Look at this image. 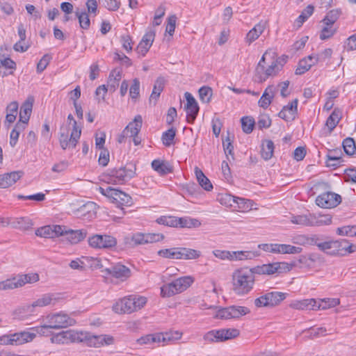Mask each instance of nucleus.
I'll return each instance as SVG.
<instances>
[{"instance_id": "1", "label": "nucleus", "mask_w": 356, "mask_h": 356, "mask_svg": "<svg viewBox=\"0 0 356 356\" xmlns=\"http://www.w3.org/2000/svg\"><path fill=\"white\" fill-rule=\"evenodd\" d=\"M283 64L281 58H277L273 51H266L262 56L256 67V77L257 81L263 83L269 77L276 76L282 69Z\"/></svg>"}, {"instance_id": "2", "label": "nucleus", "mask_w": 356, "mask_h": 356, "mask_svg": "<svg viewBox=\"0 0 356 356\" xmlns=\"http://www.w3.org/2000/svg\"><path fill=\"white\" fill-rule=\"evenodd\" d=\"M232 289L238 296L248 294L253 289L255 282L252 268H241L232 274Z\"/></svg>"}, {"instance_id": "3", "label": "nucleus", "mask_w": 356, "mask_h": 356, "mask_svg": "<svg viewBox=\"0 0 356 356\" xmlns=\"http://www.w3.org/2000/svg\"><path fill=\"white\" fill-rule=\"evenodd\" d=\"M147 303L144 296L131 295L118 300L113 306L117 314H131L141 309Z\"/></svg>"}, {"instance_id": "4", "label": "nucleus", "mask_w": 356, "mask_h": 356, "mask_svg": "<svg viewBox=\"0 0 356 356\" xmlns=\"http://www.w3.org/2000/svg\"><path fill=\"white\" fill-rule=\"evenodd\" d=\"M136 165L129 164L124 167L108 170L103 175V180L108 184H123L136 175Z\"/></svg>"}, {"instance_id": "5", "label": "nucleus", "mask_w": 356, "mask_h": 356, "mask_svg": "<svg viewBox=\"0 0 356 356\" xmlns=\"http://www.w3.org/2000/svg\"><path fill=\"white\" fill-rule=\"evenodd\" d=\"M157 254L165 259L178 260L196 259L201 256L200 251L183 247L162 249L159 250Z\"/></svg>"}, {"instance_id": "6", "label": "nucleus", "mask_w": 356, "mask_h": 356, "mask_svg": "<svg viewBox=\"0 0 356 356\" xmlns=\"http://www.w3.org/2000/svg\"><path fill=\"white\" fill-rule=\"evenodd\" d=\"M113 337L110 335H95L88 332L79 331L78 343H83L89 347L99 348L113 343Z\"/></svg>"}, {"instance_id": "7", "label": "nucleus", "mask_w": 356, "mask_h": 356, "mask_svg": "<svg viewBox=\"0 0 356 356\" xmlns=\"http://www.w3.org/2000/svg\"><path fill=\"white\" fill-rule=\"evenodd\" d=\"M99 192L104 196L109 198L111 202L118 207L122 206H130L132 204V198L124 192L116 188L108 186L106 188L99 187Z\"/></svg>"}, {"instance_id": "8", "label": "nucleus", "mask_w": 356, "mask_h": 356, "mask_svg": "<svg viewBox=\"0 0 356 356\" xmlns=\"http://www.w3.org/2000/svg\"><path fill=\"white\" fill-rule=\"evenodd\" d=\"M164 238L163 234L147 233L143 234L137 232L133 234L131 236L125 238L126 244L131 246L153 243L162 241Z\"/></svg>"}, {"instance_id": "9", "label": "nucleus", "mask_w": 356, "mask_h": 356, "mask_svg": "<svg viewBox=\"0 0 356 356\" xmlns=\"http://www.w3.org/2000/svg\"><path fill=\"white\" fill-rule=\"evenodd\" d=\"M286 293L280 291L266 293L254 300L257 307H273L280 304L286 298Z\"/></svg>"}, {"instance_id": "10", "label": "nucleus", "mask_w": 356, "mask_h": 356, "mask_svg": "<svg viewBox=\"0 0 356 356\" xmlns=\"http://www.w3.org/2000/svg\"><path fill=\"white\" fill-rule=\"evenodd\" d=\"M48 326L51 329L58 330L72 326L76 321L68 314L62 312L49 314L46 317Z\"/></svg>"}, {"instance_id": "11", "label": "nucleus", "mask_w": 356, "mask_h": 356, "mask_svg": "<svg viewBox=\"0 0 356 356\" xmlns=\"http://www.w3.org/2000/svg\"><path fill=\"white\" fill-rule=\"evenodd\" d=\"M58 300V298H57L55 294L45 293L33 301L31 304L24 305L18 310L20 313H33L35 312L36 307H43L51 305H54Z\"/></svg>"}, {"instance_id": "12", "label": "nucleus", "mask_w": 356, "mask_h": 356, "mask_svg": "<svg viewBox=\"0 0 356 356\" xmlns=\"http://www.w3.org/2000/svg\"><path fill=\"white\" fill-rule=\"evenodd\" d=\"M250 312V310L248 307L232 305L218 309L216 312V317L221 319L238 318Z\"/></svg>"}, {"instance_id": "13", "label": "nucleus", "mask_w": 356, "mask_h": 356, "mask_svg": "<svg viewBox=\"0 0 356 356\" xmlns=\"http://www.w3.org/2000/svg\"><path fill=\"white\" fill-rule=\"evenodd\" d=\"M81 134V128L77 126L76 121H74V126L70 138H68L67 131L60 132L59 142L62 149H66L67 148L70 147L74 148L80 138Z\"/></svg>"}, {"instance_id": "14", "label": "nucleus", "mask_w": 356, "mask_h": 356, "mask_svg": "<svg viewBox=\"0 0 356 356\" xmlns=\"http://www.w3.org/2000/svg\"><path fill=\"white\" fill-rule=\"evenodd\" d=\"M88 243L94 248L108 249L115 247L117 244V240L110 235L95 234L89 238Z\"/></svg>"}, {"instance_id": "15", "label": "nucleus", "mask_w": 356, "mask_h": 356, "mask_svg": "<svg viewBox=\"0 0 356 356\" xmlns=\"http://www.w3.org/2000/svg\"><path fill=\"white\" fill-rule=\"evenodd\" d=\"M341 202V197L332 192L319 195L316 199V204L322 208L330 209L336 207Z\"/></svg>"}, {"instance_id": "16", "label": "nucleus", "mask_w": 356, "mask_h": 356, "mask_svg": "<svg viewBox=\"0 0 356 356\" xmlns=\"http://www.w3.org/2000/svg\"><path fill=\"white\" fill-rule=\"evenodd\" d=\"M104 271L120 282L126 281L131 275L130 268L120 263L105 268Z\"/></svg>"}, {"instance_id": "17", "label": "nucleus", "mask_w": 356, "mask_h": 356, "mask_svg": "<svg viewBox=\"0 0 356 356\" xmlns=\"http://www.w3.org/2000/svg\"><path fill=\"white\" fill-rule=\"evenodd\" d=\"M79 331L68 330L62 331L54 334L51 337V341L53 343L64 344L69 343H78Z\"/></svg>"}, {"instance_id": "18", "label": "nucleus", "mask_w": 356, "mask_h": 356, "mask_svg": "<svg viewBox=\"0 0 356 356\" xmlns=\"http://www.w3.org/2000/svg\"><path fill=\"white\" fill-rule=\"evenodd\" d=\"M332 254L334 256H343L347 253H353L356 250V246L350 244L346 239L335 240Z\"/></svg>"}, {"instance_id": "19", "label": "nucleus", "mask_w": 356, "mask_h": 356, "mask_svg": "<svg viewBox=\"0 0 356 356\" xmlns=\"http://www.w3.org/2000/svg\"><path fill=\"white\" fill-rule=\"evenodd\" d=\"M155 38V31L151 30L147 32L139 42L136 51L142 56H145L152 45Z\"/></svg>"}, {"instance_id": "20", "label": "nucleus", "mask_w": 356, "mask_h": 356, "mask_svg": "<svg viewBox=\"0 0 356 356\" xmlns=\"http://www.w3.org/2000/svg\"><path fill=\"white\" fill-rule=\"evenodd\" d=\"M23 175L22 171H13L0 175V188H6L17 182Z\"/></svg>"}, {"instance_id": "21", "label": "nucleus", "mask_w": 356, "mask_h": 356, "mask_svg": "<svg viewBox=\"0 0 356 356\" xmlns=\"http://www.w3.org/2000/svg\"><path fill=\"white\" fill-rule=\"evenodd\" d=\"M298 102V99H295L290 104L284 106L278 113V116L286 121L293 120L297 112Z\"/></svg>"}, {"instance_id": "22", "label": "nucleus", "mask_w": 356, "mask_h": 356, "mask_svg": "<svg viewBox=\"0 0 356 356\" xmlns=\"http://www.w3.org/2000/svg\"><path fill=\"white\" fill-rule=\"evenodd\" d=\"M316 300L314 298L293 300L289 307L298 310H316Z\"/></svg>"}, {"instance_id": "23", "label": "nucleus", "mask_w": 356, "mask_h": 356, "mask_svg": "<svg viewBox=\"0 0 356 356\" xmlns=\"http://www.w3.org/2000/svg\"><path fill=\"white\" fill-rule=\"evenodd\" d=\"M276 92L277 87L273 85L268 86L258 102L259 106L264 109L267 108L271 104Z\"/></svg>"}, {"instance_id": "24", "label": "nucleus", "mask_w": 356, "mask_h": 356, "mask_svg": "<svg viewBox=\"0 0 356 356\" xmlns=\"http://www.w3.org/2000/svg\"><path fill=\"white\" fill-rule=\"evenodd\" d=\"M142 124L143 119L141 115H136L134 121L129 122L124 129V134H127L129 138L136 136L142 127Z\"/></svg>"}, {"instance_id": "25", "label": "nucleus", "mask_w": 356, "mask_h": 356, "mask_svg": "<svg viewBox=\"0 0 356 356\" xmlns=\"http://www.w3.org/2000/svg\"><path fill=\"white\" fill-rule=\"evenodd\" d=\"M15 346H19L31 342L35 338V333L29 331H22L13 334Z\"/></svg>"}, {"instance_id": "26", "label": "nucleus", "mask_w": 356, "mask_h": 356, "mask_svg": "<svg viewBox=\"0 0 356 356\" xmlns=\"http://www.w3.org/2000/svg\"><path fill=\"white\" fill-rule=\"evenodd\" d=\"M266 29V22H260L257 24L249 32L245 37V41L248 44L255 41Z\"/></svg>"}, {"instance_id": "27", "label": "nucleus", "mask_w": 356, "mask_h": 356, "mask_svg": "<svg viewBox=\"0 0 356 356\" xmlns=\"http://www.w3.org/2000/svg\"><path fill=\"white\" fill-rule=\"evenodd\" d=\"M158 333L160 343H163V346L180 339L183 334L181 332L178 330Z\"/></svg>"}, {"instance_id": "28", "label": "nucleus", "mask_w": 356, "mask_h": 356, "mask_svg": "<svg viewBox=\"0 0 356 356\" xmlns=\"http://www.w3.org/2000/svg\"><path fill=\"white\" fill-rule=\"evenodd\" d=\"M32 107L33 100L27 99L21 106L19 120L17 122H22L24 124V127H26L32 112Z\"/></svg>"}, {"instance_id": "29", "label": "nucleus", "mask_w": 356, "mask_h": 356, "mask_svg": "<svg viewBox=\"0 0 356 356\" xmlns=\"http://www.w3.org/2000/svg\"><path fill=\"white\" fill-rule=\"evenodd\" d=\"M159 333L149 334L142 336L136 341L137 345L152 346L154 343H160V338H159Z\"/></svg>"}, {"instance_id": "30", "label": "nucleus", "mask_w": 356, "mask_h": 356, "mask_svg": "<svg viewBox=\"0 0 356 356\" xmlns=\"http://www.w3.org/2000/svg\"><path fill=\"white\" fill-rule=\"evenodd\" d=\"M340 304V300L339 298H323L316 300V310L318 309H327L330 308L334 307Z\"/></svg>"}, {"instance_id": "31", "label": "nucleus", "mask_w": 356, "mask_h": 356, "mask_svg": "<svg viewBox=\"0 0 356 356\" xmlns=\"http://www.w3.org/2000/svg\"><path fill=\"white\" fill-rule=\"evenodd\" d=\"M66 238L71 243H77L83 240L86 236V232L83 230H72L65 231Z\"/></svg>"}, {"instance_id": "32", "label": "nucleus", "mask_w": 356, "mask_h": 356, "mask_svg": "<svg viewBox=\"0 0 356 356\" xmlns=\"http://www.w3.org/2000/svg\"><path fill=\"white\" fill-rule=\"evenodd\" d=\"M152 168L161 175H165L172 172V168L169 164L160 160H154L152 162Z\"/></svg>"}, {"instance_id": "33", "label": "nucleus", "mask_w": 356, "mask_h": 356, "mask_svg": "<svg viewBox=\"0 0 356 356\" xmlns=\"http://www.w3.org/2000/svg\"><path fill=\"white\" fill-rule=\"evenodd\" d=\"M274 152V143L270 140H266L261 144V157L268 161L272 158Z\"/></svg>"}, {"instance_id": "34", "label": "nucleus", "mask_w": 356, "mask_h": 356, "mask_svg": "<svg viewBox=\"0 0 356 356\" xmlns=\"http://www.w3.org/2000/svg\"><path fill=\"white\" fill-rule=\"evenodd\" d=\"M195 172L197 181L201 187L207 191H211L213 188V185L211 184L210 180L204 175L202 171L196 167Z\"/></svg>"}, {"instance_id": "35", "label": "nucleus", "mask_w": 356, "mask_h": 356, "mask_svg": "<svg viewBox=\"0 0 356 356\" xmlns=\"http://www.w3.org/2000/svg\"><path fill=\"white\" fill-rule=\"evenodd\" d=\"M201 225V222L195 218H177V226L176 227H198Z\"/></svg>"}, {"instance_id": "36", "label": "nucleus", "mask_w": 356, "mask_h": 356, "mask_svg": "<svg viewBox=\"0 0 356 356\" xmlns=\"http://www.w3.org/2000/svg\"><path fill=\"white\" fill-rule=\"evenodd\" d=\"M312 227L328 225L332 223V216L329 214L316 216L312 214Z\"/></svg>"}, {"instance_id": "37", "label": "nucleus", "mask_w": 356, "mask_h": 356, "mask_svg": "<svg viewBox=\"0 0 356 356\" xmlns=\"http://www.w3.org/2000/svg\"><path fill=\"white\" fill-rule=\"evenodd\" d=\"M302 248L289 244H279L277 246V254H296L302 252Z\"/></svg>"}, {"instance_id": "38", "label": "nucleus", "mask_w": 356, "mask_h": 356, "mask_svg": "<svg viewBox=\"0 0 356 356\" xmlns=\"http://www.w3.org/2000/svg\"><path fill=\"white\" fill-rule=\"evenodd\" d=\"M26 129L24 124L22 122H17L15 127L10 132V145L11 147H15L17 143L19 134Z\"/></svg>"}, {"instance_id": "39", "label": "nucleus", "mask_w": 356, "mask_h": 356, "mask_svg": "<svg viewBox=\"0 0 356 356\" xmlns=\"http://www.w3.org/2000/svg\"><path fill=\"white\" fill-rule=\"evenodd\" d=\"M252 272L257 275H273L275 273L274 263L263 264L252 268Z\"/></svg>"}, {"instance_id": "40", "label": "nucleus", "mask_w": 356, "mask_h": 356, "mask_svg": "<svg viewBox=\"0 0 356 356\" xmlns=\"http://www.w3.org/2000/svg\"><path fill=\"white\" fill-rule=\"evenodd\" d=\"M179 293L180 291H178V288L175 280L169 284L163 285L161 288V293L163 297H170Z\"/></svg>"}, {"instance_id": "41", "label": "nucleus", "mask_w": 356, "mask_h": 356, "mask_svg": "<svg viewBox=\"0 0 356 356\" xmlns=\"http://www.w3.org/2000/svg\"><path fill=\"white\" fill-rule=\"evenodd\" d=\"M21 286H22L19 277L0 282V290H10Z\"/></svg>"}, {"instance_id": "42", "label": "nucleus", "mask_w": 356, "mask_h": 356, "mask_svg": "<svg viewBox=\"0 0 356 356\" xmlns=\"http://www.w3.org/2000/svg\"><path fill=\"white\" fill-rule=\"evenodd\" d=\"M175 282L180 293L186 290L194 282L192 276H184L176 279Z\"/></svg>"}, {"instance_id": "43", "label": "nucleus", "mask_w": 356, "mask_h": 356, "mask_svg": "<svg viewBox=\"0 0 356 356\" xmlns=\"http://www.w3.org/2000/svg\"><path fill=\"white\" fill-rule=\"evenodd\" d=\"M312 214L293 216L291 222L293 224L312 227Z\"/></svg>"}, {"instance_id": "44", "label": "nucleus", "mask_w": 356, "mask_h": 356, "mask_svg": "<svg viewBox=\"0 0 356 356\" xmlns=\"http://www.w3.org/2000/svg\"><path fill=\"white\" fill-rule=\"evenodd\" d=\"M75 15L79 19L80 27L84 30H88L90 25L89 14L86 11H79L77 10L75 12Z\"/></svg>"}, {"instance_id": "45", "label": "nucleus", "mask_w": 356, "mask_h": 356, "mask_svg": "<svg viewBox=\"0 0 356 356\" xmlns=\"http://www.w3.org/2000/svg\"><path fill=\"white\" fill-rule=\"evenodd\" d=\"M341 118V113L339 110L334 109L326 120L325 125L332 131L337 125Z\"/></svg>"}, {"instance_id": "46", "label": "nucleus", "mask_w": 356, "mask_h": 356, "mask_svg": "<svg viewBox=\"0 0 356 356\" xmlns=\"http://www.w3.org/2000/svg\"><path fill=\"white\" fill-rule=\"evenodd\" d=\"M220 336L222 341L232 339L240 334V332L236 328L220 329Z\"/></svg>"}, {"instance_id": "47", "label": "nucleus", "mask_w": 356, "mask_h": 356, "mask_svg": "<svg viewBox=\"0 0 356 356\" xmlns=\"http://www.w3.org/2000/svg\"><path fill=\"white\" fill-rule=\"evenodd\" d=\"M316 63H314V60H309L308 57L300 60L298 63V67L296 70V74L299 75L304 74Z\"/></svg>"}, {"instance_id": "48", "label": "nucleus", "mask_w": 356, "mask_h": 356, "mask_svg": "<svg viewBox=\"0 0 356 356\" xmlns=\"http://www.w3.org/2000/svg\"><path fill=\"white\" fill-rule=\"evenodd\" d=\"M218 201L221 204L226 206H232V202L241 204L243 202L244 199L236 197L229 194H222L218 197Z\"/></svg>"}, {"instance_id": "49", "label": "nucleus", "mask_w": 356, "mask_h": 356, "mask_svg": "<svg viewBox=\"0 0 356 356\" xmlns=\"http://www.w3.org/2000/svg\"><path fill=\"white\" fill-rule=\"evenodd\" d=\"M97 205L93 202H88L79 208V211L83 214H88V217L92 218L97 213Z\"/></svg>"}, {"instance_id": "50", "label": "nucleus", "mask_w": 356, "mask_h": 356, "mask_svg": "<svg viewBox=\"0 0 356 356\" xmlns=\"http://www.w3.org/2000/svg\"><path fill=\"white\" fill-rule=\"evenodd\" d=\"M203 340L207 344L221 342L219 330H213L207 332L204 334Z\"/></svg>"}, {"instance_id": "51", "label": "nucleus", "mask_w": 356, "mask_h": 356, "mask_svg": "<svg viewBox=\"0 0 356 356\" xmlns=\"http://www.w3.org/2000/svg\"><path fill=\"white\" fill-rule=\"evenodd\" d=\"M275 273H284L291 270L296 266V262H275L274 263Z\"/></svg>"}, {"instance_id": "52", "label": "nucleus", "mask_w": 356, "mask_h": 356, "mask_svg": "<svg viewBox=\"0 0 356 356\" xmlns=\"http://www.w3.org/2000/svg\"><path fill=\"white\" fill-rule=\"evenodd\" d=\"M12 224L15 227L20 229H28L33 225L31 220L26 217L16 218Z\"/></svg>"}, {"instance_id": "53", "label": "nucleus", "mask_w": 356, "mask_h": 356, "mask_svg": "<svg viewBox=\"0 0 356 356\" xmlns=\"http://www.w3.org/2000/svg\"><path fill=\"white\" fill-rule=\"evenodd\" d=\"M231 261H241L251 259L255 257L254 253L250 251H233Z\"/></svg>"}, {"instance_id": "54", "label": "nucleus", "mask_w": 356, "mask_h": 356, "mask_svg": "<svg viewBox=\"0 0 356 356\" xmlns=\"http://www.w3.org/2000/svg\"><path fill=\"white\" fill-rule=\"evenodd\" d=\"M332 54V49L327 48L324 49L321 53L316 55H310L308 56L309 60H314V63L324 62L329 59Z\"/></svg>"}, {"instance_id": "55", "label": "nucleus", "mask_w": 356, "mask_h": 356, "mask_svg": "<svg viewBox=\"0 0 356 356\" xmlns=\"http://www.w3.org/2000/svg\"><path fill=\"white\" fill-rule=\"evenodd\" d=\"M341 13V12L339 9H334L329 11L323 19V23L327 26L333 25L339 17Z\"/></svg>"}, {"instance_id": "56", "label": "nucleus", "mask_w": 356, "mask_h": 356, "mask_svg": "<svg viewBox=\"0 0 356 356\" xmlns=\"http://www.w3.org/2000/svg\"><path fill=\"white\" fill-rule=\"evenodd\" d=\"M314 6L309 5L302 12V13L297 18L296 23L298 27H300L302 24L310 17L314 12Z\"/></svg>"}, {"instance_id": "57", "label": "nucleus", "mask_w": 356, "mask_h": 356, "mask_svg": "<svg viewBox=\"0 0 356 356\" xmlns=\"http://www.w3.org/2000/svg\"><path fill=\"white\" fill-rule=\"evenodd\" d=\"M199 106L193 105L191 106H185V110L186 111V120L189 124H193L199 112Z\"/></svg>"}, {"instance_id": "58", "label": "nucleus", "mask_w": 356, "mask_h": 356, "mask_svg": "<svg viewBox=\"0 0 356 356\" xmlns=\"http://www.w3.org/2000/svg\"><path fill=\"white\" fill-rule=\"evenodd\" d=\"M336 232L340 236H356V225H346L338 227Z\"/></svg>"}, {"instance_id": "59", "label": "nucleus", "mask_w": 356, "mask_h": 356, "mask_svg": "<svg viewBox=\"0 0 356 356\" xmlns=\"http://www.w3.org/2000/svg\"><path fill=\"white\" fill-rule=\"evenodd\" d=\"M242 129L245 134H250L253 131L255 124L254 120L252 117H243L241 120Z\"/></svg>"}, {"instance_id": "60", "label": "nucleus", "mask_w": 356, "mask_h": 356, "mask_svg": "<svg viewBox=\"0 0 356 356\" xmlns=\"http://www.w3.org/2000/svg\"><path fill=\"white\" fill-rule=\"evenodd\" d=\"M342 145L344 152L348 155H353L356 152V145L353 138H346L343 140Z\"/></svg>"}, {"instance_id": "61", "label": "nucleus", "mask_w": 356, "mask_h": 356, "mask_svg": "<svg viewBox=\"0 0 356 356\" xmlns=\"http://www.w3.org/2000/svg\"><path fill=\"white\" fill-rule=\"evenodd\" d=\"M175 134L176 131L173 128H170L166 131L163 132L161 137L163 145L166 147L170 146L173 143Z\"/></svg>"}, {"instance_id": "62", "label": "nucleus", "mask_w": 356, "mask_h": 356, "mask_svg": "<svg viewBox=\"0 0 356 356\" xmlns=\"http://www.w3.org/2000/svg\"><path fill=\"white\" fill-rule=\"evenodd\" d=\"M212 94V89L209 86H202L199 89L200 99L204 103L211 101Z\"/></svg>"}, {"instance_id": "63", "label": "nucleus", "mask_w": 356, "mask_h": 356, "mask_svg": "<svg viewBox=\"0 0 356 356\" xmlns=\"http://www.w3.org/2000/svg\"><path fill=\"white\" fill-rule=\"evenodd\" d=\"M334 240L325 241L323 240L319 245V250L329 255L334 256L332 252H334V248H335Z\"/></svg>"}, {"instance_id": "64", "label": "nucleus", "mask_w": 356, "mask_h": 356, "mask_svg": "<svg viewBox=\"0 0 356 356\" xmlns=\"http://www.w3.org/2000/svg\"><path fill=\"white\" fill-rule=\"evenodd\" d=\"M156 221L160 225L168 227H176L177 226V217L175 216H161Z\"/></svg>"}]
</instances>
